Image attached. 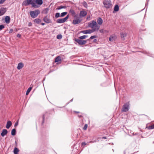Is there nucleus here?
<instances>
[{
	"mask_svg": "<svg viewBox=\"0 0 154 154\" xmlns=\"http://www.w3.org/2000/svg\"><path fill=\"white\" fill-rule=\"evenodd\" d=\"M89 27L91 28L92 29L95 30L94 32L98 31L99 29L100 26H98L96 21L95 20H92L88 23Z\"/></svg>",
	"mask_w": 154,
	"mask_h": 154,
	"instance_id": "nucleus-1",
	"label": "nucleus"
},
{
	"mask_svg": "<svg viewBox=\"0 0 154 154\" xmlns=\"http://www.w3.org/2000/svg\"><path fill=\"white\" fill-rule=\"evenodd\" d=\"M103 4L104 7L107 9L112 7V2L110 0H104Z\"/></svg>",
	"mask_w": 154,
	"mask_h": 154,
	"instance_id": "nucleus-2",
	"label": "nucleus"
},
{
	"mask_svg": "<svg viewBox=\"0 0 154 154\" xmlns=\"http://www.w3.org/2000/svg\"><path fill=\"white\" fill-rule=\"evenodd\" d=\"M31 17L32 18L36 17L40 13V11L38 9H36L34 11H31L29 12Z\"/></svg>",
	"mask_w": 154,
	"mask_h": 154,
	"instance_id": "nucleus-3",
	"label": "nucleus"
},
{
	"mask_svg": "<svg viewBox=\"0 0 154 154\" xmlns=\"http://www.w3.org/2000/svg\"><path fill=\"white\" fill-rule=\"evenodd\" d=\"M130 104L129 102H128L125 103L123 106L122 109V112H125L128 111L129 109Z\"/></svg>",
	"mask_w": 154,
	"mask_h": 154,
	"instance_id": "nucleus-4",
	"label": "nucleus"
},
{
	"mask_svg": "<svg viewBox=\"0 0 154 154\" xmlns=\"http://www.w3.org/2000/svg\"><path fill=\"white\" fill-rule=\"evenodd\" d=\"M69 15H67L66 17L63 18L58 19L57 20V23H63L65 22L69 18Z\"/></svg>",
	"mask_w": 154,
	"mask_h": 154,
	"instance_id": "nucleus-5",
	"label": "nucleus"
},
{
	"mask_svg": "<svg viewBox=\"0 0 154 154\" xmlns=\"http://www.w3.org/2000/svg\"><path fill=\"white\" fill-rule=\"evenodd\" d=\"M94 29H88L86 30L80 32L79 33L82 32L84 34H90L94 32Z\"/></svg>",
	"mask_w": 154,
	"mask_h": 154,
	"instance_id": "nucleus-6",
	"label": "nucleus"
},
{
	"mask_svg": "<svg viewBox=\"0 0 154 154\" xmlns=\"http://www.w3.org/2000/svg\"><path fill=\"white\" fill-rule=\"evenodd\" d=\"M30 5V0H25L22 3V5L23 6H28Z\"/></svg>",
	"mask_w": 154,
	"mask_h": 154,
	"instance_id": "nucleus-7",
	"label": "nucleus"
},
{
	"mask_svg": "<svg viewBox=\"0 0 154 154\" xmlns=\"http://www.w3.org/2000/svg\"><path fill=\"white\" fill-rule=\"evenodd\" d=\"M35 1V0H30V5H32V7L35 8H38L39 7V6L36 5Z\"/></svg>",
	"mask_w": 154,
	"mask_h": 154,
	"instance_id": "nucleus-8",
	"label": "nucleus"
},
{
	"mask_svg": "<svg viewBox=\"0 0 154 154\" xmlns=\"http://www.w3.org/2000/svg\"><path fill=\"white\" fill-rule=\"evenodd\" d=\"M87 40H83L79 39H78V43L80 45H83L85 44L87 42Z\"/></svg>",
	"mask_w": 154,
	"mask_h": 154,
	"instance_id": "nucleus-9",
	"label": "nucleus"
},
{
	"mask_svg": "<svg viewBox=\"0 0 154 154\" xmlns=\"http://www.w3.org/2000/svg\"><path fill=\"white\" fill-rule=\"evenodd\" d=\"M7 10V8H2L0 10L1 14V16L3 15L6 12Z\"/></svg>",
	"mask_w": 154,
	"mask_h": 154,
	"instance_id": "nucleus-10",
	"label": "nucleus"
},
{
	"mask_svg": "<svg viewBox=\"0 0 154 154\" xmlns=\"http://www.w3.org/2000/svg\"><path fill=\"white\" fill-rule=\"evenodd\" d=\"M61 61V57L60 56H58L55 58L54 62L55 63L57 62L58 64H60Z\"/></svg>",
	"mask_w": 154,
	"mask_h": 154,
	"instance_id": "nucleus-11",
	"label": "nucleus"
},
{
	"mask_svg": "<svg viewBox=\"0 0 154 154\" xmlns=\"http://www.w3.org/2000/svg\"><path fill=\"white\" fill-rule=\"evenodd\" d=\"M43 21L47 23H51V21L48 18L47 16L43 18Z\"/></svg>",
	"mask_w": 154,
	"mask_h": 154,
	"instance_id": "nucleus-12",
	"label": "nucleus"
},
{
	"mask_svg": "<svg viewBox=\"0 0 154 154\" xmlns=\"http://www.w3.org/2000/svg\"><path fill=\"white\" fill-rule=\"evenodd\" d=\"M87 14V12L84 11H82L80 12L79 16L80 17H82L85 16Z\"/></svg>",
	"mask_w": 154,
	"mask_h": 154,
	"instance_id": "nucleus-13",
	"label": "nucleus"
},
{
	"mask_svg": "<svg viewBox=\"0 0 154 154\" xmlns=\"http://www.w3.org/2000/svg\"><path fill=\"white\" fill-rule=\"evenodd\" d=\"M24 66L23 63L20 62L18 63L17 68L18 70L21 69Z\"/></svg>",
	"mask_w": 154,
	"mask_h": 154,
	"instance_id": "nucleus-14",
	"label": "nucleus"
},
{
	"mask_svg": "<svg viewBox=\"0 0 154 154\" xmlns=\"http://www.w3.org/2000/svg\"><path fill=\"white\" fill-rule=\"evenodd\" d=\"M8 131L6 129H4L2 130L1 135L2 137H3L8 133Z\"/></svg>",
	"mask_w": 154,
	"mask_h": 154,
	"instance_id": "nucleus-15",
	"label": "nucleus"
},
{
	"mask_svg": "<svg viewBox=\"0 0 154 154\" xmlns=\"http://www.w3.org/2000/svg\"><path fill=\"white\" fill-rule=\"evenodd\" d=\"M35 3L37 4L38 5H41L43 3L42 0H35Z\"/></svg>",
	"mask_w": 154,
	"mask_h": 154,
	"instance_id": "nucleus-16",
	"label": "nucleus"
},
{
	"mask_svg": "<svg viewBox=\"0 0 154 154\" xmlns=\"http://www.w3.org/2000/svg\"><path fill=\"white\" fill-rule=\"evenodd\" d=\"M116 38V37L115 35H111L109 38V40L110 41L112 42L115 40Z\"/></svg>",
	"mask_w": 154,
	"mask_h": 154,
	"instance_id": "nucleus-17",
	"label": "nucleus"
},
{
	"mask_svg": "<svg viewBox=\"0 0 154 154\" xmlns=\"http://www.w3.org/2000/svg\"><path fill=\"white\" fill-rule=\"evenodd\" d=\"M10 17L8 16H6L5 18V22L7 24L10 23Z\"/></svg>",
	"mask_w": 154,
	"mask_h": 154,
	"instance_id": "nucleus-18",
	"label": "nucleus"
},
{
	"mask_svg": "<svg viewBox=\"0 0 154 154\" xmlns=\"http://www.w3.org/2000/svg\"><path fill=\"white\" fill-rule=\"evenodd\" d=\"M103 20L101 17H99L98 18L97 20V22L99 25H101L103 23Z\"/></svg>",
	"mask_w": 154,
	"mask_h": 154,
	"instance_id": "nucleus-19",
	"label": "nucleus"
},
{
	"mask_svg": "<svg viewBox=\"0 0 154 154\" xmlns=\"http://www.w3.org/2000/svg\"><path fill=\"white\" fill-rule=\"evenodd\" d=\"M12 125V123L10 121H8L6 125V128L8 129L10 128V127Z\"/></svg>",
	"mask_w": 154,
	"mask_h": 154,
	"instance_id": "nucleus-20",
	"label": "nucleus"
},
{
	"mask_svg": "<svg viewBox=\"0 0 154 154\" xmlns=\"http://www.w3.org/2000/svg\"><path fill=\"white\" fill-rule=\"evenodd\" d=\"M67 8V6L66 5L63 6L60 5L56 9L57 10H60L63 8Z\"/></svg>",
	"mask_w": 154,
	"mask_h": 154,
	"instance_id": "nucleus-21",
	"label": "nucleus"
},
{
	"mask_svg": "<svg viewBox=\"0 0 154 154\" xmlns=\"http://www.w3.org/2000/svg\"><path fill=\"white\" fill-rule=\"evenodd\" d=\"M69 12L74 17H76L75 13L74 10L71 9L69 11Z\"/></svg>",
	"mask_w": 154,
	"mask_h": 154,
	"instance_id": "nucleus-22",
	"label": "nucleus"
},
{
	"mask_svg": "<svg viewBox=\"0 0 154 154\" xmlns=\"http://www.w3.org/2000/svg\"><path fill=\"white\" fill-rule=\"evenodd\" d=\"M100 32L102 33H106L108 32V31L103 29H101L99 30Z\"/></svg>",
	"mask_w": 154,
	"mask_h": 154,
	"instance_id": "nucleus-23",
	"label": "nucleus"
},
{
	"mask_svg": "<svg viewBox=\"0 0 154 154\" xmlns=\"http://www.w3.org/2000/svg\"><path fill=\"white\" fill-rule=\"evenodd\" d=\"M34 22L37 24H39L41 22V20L39 18H36L34 20Z\"/></svg>",
	"mask_w": 154,
	"mask_h": 154,
	"instance_id": "nucleus-24",
	"label": "nucleus"
},
{
	"mask_svg": "<svg viewBox=\"0 0 154 154\" xmlns=\"http://www.w3.org/2000/svg\"><path fill=\"white\" fill-rule=\"evenodd\" d=\"M16 129L15 128L12 129L11 131V134L12 136H14L16 134Z\"/></svg>",
	"mask_w": 154,
	"mask_h": 154,
	"instance_id": "nucleus-25",
	"label": "nucleus"
},
{
	"mask_svg": "<svg viewBox=\"0 0 154 154\" xmlns=\"http://www.w3.org/2000/svg\"><path fill=\"white\" fill-rule=\"evenodd\" d=\"M119 5H116L114 8V11L116 12L118 11L119 10Z\"/></svg>",
	"mask_w": 154,
	"mask_h": 154,
	"instance_id": "nucleus-26",
	"label": "nucleus"
},
{
	"mask_svg": "<svg viewBox=\"0 0 154 154\" xmlns=\"http://www.w3.org/2000/svg\"><path fill=\"white\" fill-rule=\"evenodd\" d=\"M19 151V149L15 147L14 150V154H17Z\"/></svg>",
	"mask_w": 154,
	"mask_h": 154,
	"instance_id": "nucleus-27",
	"label": "nucleus"
},
{
	"mask_svg": "<svg viewBox=\"0 0 154 154\" xmlns=\"http://www.w3.org/2000/svg\"><path fill=\"white\" fill-rule=\"evenodd\" d=\"M88 37V35H85L82 36H81L79 37V38L80 39H79L82 40L85 39L86 38Z\"/></svg>",
	"mask_w": 154,
	"mask_h": 154,
	"instance_id": "nucleus-28",
	"label": "nucleus"
},
{
	"mask_svg": "<svg viewBox=\"0 0 154 154\" xmlns=\"http://www.w3.org/2000/svg\"><path fill=\"white\" fill-rule=\"evenodd\" d=\"M148 130H151L154 129V124L152 125H150L148 127H146Z\"/></svg>",
	"mask_w": 154,
	"mask_h": 154,
	"instance_id": "nucleus-29",
	"label": "nucleus"
},
{
	"mask_svg": "<svg viewBox=\"0 0 154 154\" xmlns=\"http://www.w3.org/2000/svg\"><path fill=\"white\" fill-rule=\"evenodd\" d=\"M48 11L49 8H46L43 10V13L46 14L48 13Z\"/></svg>",
	"mask_w": 154,
	"mask_h": 154,
	"instance_id": "nucleus-30",
	"label": "nucleus"
},
{
	"mask_svg": "<svg viewBox=\"0 0 154 154\" xmlns=\"http://www.w3.org/2000/svg\"><path fill=\"white\" fill-rule=\"evenodd\" d=\"M32 89V87H30L28 89L26 93V95H28L29 94V93L30 92Z\"/></svg>",
	"mask_w": 154,
	"mask_h": 154,
	"instance_id": "nucleus-31",
	"label": "nucleus"
},
{
	"mask_svg": "<svg viewBox=\"0 0 154 154\" xmlns=\"http://www.w3.org/2000/svg\"><path fill=\"white\" fill-rule=\"evenodd\" d=\"M67 14V12H65L62 13L60 14V16L61 17H64Z\"/></svg>",
	"mask_w": 154,
	"mask_h": 154,
	"instance_id": "nucleus-32",
	"label": "nucleus"
},
{
	"mask_svg": "<svg viewBox=\"0 0 154 154\" xmlns=\"http://www.w3.org/2000/svg\"><path fill=\"white\" fill-rule=\"evenodd\" d=\"M127 35V34L125 33H122L121 34V38H124Z\"/></svg>",
	"mask_w": 154,
	"mask_h": 154,
	"instance_id": "nucleus-33",
	"label": "nucleus"
},
{
	"mask_svg": "<svg viewBox=\"0 0 154 154\" xmlns=\"http://www.w3.org/2000/svg\"><path fill=\"white\" fill-rule=\"evenodd\" d=\"M62 36L61 34L58 35L57 36V39H61L62 38Z\"/></svg>",
	"mask_w": 154,
	"mask_h": 154,
	"instance_id": "nucleus-34",
	"label": "nucleus"
},
{
	"mask_svg": "<svg viewBox=\"0 0 154 154\" xmlns=\"http://www.w3.org/2000/svg\"><path fill=\"white\" fill-rule=\"evenodd\" d=\"M55 17L57 18L61 17L60 13H57L55 14Z\"/></svg>",
	"mask_w": 154,
	"mask_h": 154,
	"instance_id": "nucleus-35",
	"label": "nucleus"
},
{
	"mask_svg": "<svg viewBox=\"0 0 154 154\" xmlns=\"http://www.w3.org/2000/svg\"><path fill=\"white\" fill-rule=\"evenodd\" d=\"M72 23L74 24H77V18H76L75 20H73Z\"/></svg>",
	"mask_w": 154,
	"mask_h": 154,
	"instance_id": "nucleus-36",
	"label": "nucleus"
},
{
	"mask_svg": "<svg viewBox=\"0 0 154 154\" xmlns=\"http://www.w3.org/2000/svg\"><path fill=\"white\" fill-rule=\"evenodd\" d=\"M97 37V36L96 35H93L91 36L89 39H93L94 38H96Z\"/></svg>",
	"mask_w": 154,
	"mask_h": 154,
	"instance_id": "nucleus-37",
	"label": "nucleus"
},
{
	"mask_svg": "<svg viewBox=\"0 0 154 154\" xmlns=\"http://www.w3.org/2000/svg\"><path fill=\"white\" fill-rule=\"evenodd\" d=\"M87 127H88V125H87V124H86L85 125L83 129L84 130H86Z\"/></svg>",
	"mask_w": 154,
	"mask_h": 154,
	"instance_id": "nucleus-38",
	"label": "nucleus"
},
{
	"mask_svg": "<svg viewBox=\"0 0 154 154\" xmlns=\"http://www.w3.org/2000/svg\"><path fill=\"white\" fill-rule=\"evenodd\" d=\"M83 5L86 8L87 7L88 5L87 3L86 2H83Z\"/></svg>",
	"mask_w": 154,
	"mask_h": 154,
	"instance_id": "nucleus-39",
	"label": "nucleus"
},
{
	"mask_svg": "<svg viewBox=\"0 0 154 154\" xmlns=\"http://www.w3.org/2000/svg\"><path fill=\"white\" fill-rule=\"evenodd\" d=\"M42 118H43V120L42 122V125L44 123V121H45V115H43L42 116Z\"/></svg>",
	"mask_w": 154,
	"mask_h": 154,
	"instance_id": "nucleus-40",
	"label": "nucleus"
},
{
	"mask_svg": "<svg viewBox=\"0 0 154 154\" xmlns=\"http://www.w3.org/2000/svg\"><path fill=\"white\" fill-rule=\"evenodd\" d=\"M5 27L3 25H0V30H1Z\"/></svg>",
	"mask_w": 154,
	"mask_h": 154,
	"instance_id": "nucleus-41",
	"label": "nucleus"
},
{
	"mask_svg": "<svg viewBox=\"0 0 154 154\" xmlns=\"http://www.w3.org/2000/svg\"><path fill=\"white\" fill-rule=\"evenodd\" d=\"M6 0H0V4H2L4 2H5Z\"/></svg>",
	"mask_w": 154,
	"mask_h": 154,
	"instance_id": "nucleus-42",
	"label": "nucleus"
},
{
	"mask_svg": "<svg viewBox=\"0 0 154 154\" xmlns=\"http://www.w3.org/2000/svg\"><path fill=\"white\" fill-rule=\"evenodd\" d=\"M18 121H17V122H16L15 124H14V126L15 127H16L18 125Z\"/></svg>",
	"mask_w": 154,
	"mask_h": 154,
	"instance_id": "nucleus-43",
	"label": "nucleus"
},
{
	"mask_svg": "<svg viewBox=\"0 0 154 154\" xmlns=\"http://www.w3.org/2000/svg\"><path fill=\"white\" fill-rule=\"evenodd\" d=\"M97 39H94L93 41V43H97Z\"/></svg>",
	"mask_w": 154,
	"mask_h": 154,
	"instance_id": "nucleus-44",
	"label": "nucleus"
},
{
	"mask_svg": "<svg viewBox=\"0 0 154 154\" xmlns=\"http://www.w3.org/2000/svg\"><path fill=\"white\" fill-rule=\"evenodd\" d=\"M32 23L31 22H29L28 23V26H29V27H30V26H32Z\"/></svg>",
	"mask_w": 154,
	"mask_h": 154,
	"instance_id": "nucleus-45",
	"label": "nucleus"
},
{
	"mask_svg": "<svg viewBox=\"0 0 154 154\" xmlns=\"http://www.w3.org/2000/svg\"><path fill=\"white\" fill-rule=\"evenodd\" d=\"M87 143H85V142H82V143L81 145L82 146H85L86 145Z\"/></svg>",
	"mask_w": 154,
	"mask_h": 154,
	"instance_id": "nucleus-46",
	"label": "nucleus"
},
{
	"mask_svg": "<svg viewBox=\"0 0 154 154\" xmlns=\"http://www.w3.org/2000/svg\"><path fill=\"white\" fill-rule=\"evenodd\" d=\"M13 29H11L10 30V31H9V33H12V32H13Z\"/></svg>",
	"mask_w": 154,
	"mask_h": 154,
	"instance_id": "nucleus-47",
	"label": "nucleus"
},
{
	"mask_svg": "<svg viewBox=\"0 0 154 154\" xmlns=\"http://www.w3.org/2000/svg\"><path fill=\"white\" fill-rule=\"evenodd\" d=\"M21 36V35L19 34H18L17 35V37L18 38H20Z\"/></svg>",
	"mask_w": 154,
	"mask_h": 154,
	"instance_id": "nucleus-48",
	"label": "nucleus"
},
{
	"mask_svg": "<svg viewBox=\"0 0 154 154\" xmlns=\"http://www.w3.org/2000/svg\"><path fill=\"white\" fill-rule=\"evenodd\" d=\"M81 20H79V18H78V24L80 22Z\"/></svg>",
	"mask_w": 154,
	"mask_h": 154,
	"instance_id": "nucleus-49",
	"label": "nucleus"
},
{
	"mask_svg": "<svg viewBox=\"0 0 154 154\" xmlns=\"http://www.w3.org/2000/svg\"><path fill=\"white\" fill-rule=\"evenodd\" d=\"M41 24L42 26H44L45 25V23H41Z\"/></svg>",
	"mask_w": 154,
	"mask_h": 154,
	"instance_id": "nucleus-50",
	"label": "nucleus"
},
{
	"mask_svg": "<svg viewBox=\"0 0 154 154\" xmlns=\"http://www.w3.org/2000/svg\"><path fill=\"white\" fill-rule=\"evenodd\" d=\"M102 138L104 139H106V137H102Z\"/></svg>",
	"mask_w": 154,
	"mask_h": 154,
	"instance_id": "nucleus-51",
	"label": "nucleus"
},
{
	"mask_svg": "<svg viewBox=\"0 0 154 154\" xmlns=\"http://www.w3.org/2000/svg\"><path fill=\"white\" fill-rule=\"evenodd\" d=\"M74 40L76 42H77V38H75Z\"/></svg>",
	"mask_w": 154,
	"mask_h": 154,
	"instance_id": "nucleus-52",
	"label": "nucleus"
},
{
	"mask_svg": "<svg viewBox=\"0 0 154 154\" xmlns=\"http://www.w3.org/2000/svg\"><path fill=\"white\" fill-rule=\"evenodd\" d=\"M73 112L75 113H77V111H73Z\"/></svg>",
	"mask_w": 154,
	"mask_h": 154,
	"instance_id": "nucleus-53",
	"label": "nucleus"
},
{
	"mask_svg": "<svg viewBox=\"0 0 154 154\" xmlns=\"http://www.w3.org/2000/svg\"><path fill=\"white\" fill-rule=\"evenodd\" d=\"M88 18H90V16H89V17H87V19H88Z\"/></svg>",
	"mask_w": 154,
	"mask_h": 154,
	"instance_id": "nucleus-54",
	"label": "nucleus"
},
{
	"mask_svg": "<svg viewBox=\"0 0 154 154\" xmlns=\"http://www.w3.org/2000/svg\"><path fill=\"white\" fill-rule=\"evenodd\" d=\"M88 18H90V16H89V17H87V19H88Z\"/></svg>",
	"mask_w": 154,
	"mask_h": 154,
	"instance_id": "nucleus-55",
	"label": "nucleus"
},
{
	"mask_svg": "<svg viewBox=\"0 0 154 154\" xmlns=\"http://www.w3.org/2000/svg\"><path fill=\"white\" fill-rule=\"evenodd\" d=\"M88 18H90V16H89V17H87V19H88Z\"/></svg>",
	"mask_w": 154,
	"mask_h": 154,
	"instance_id": "nucleus-56",
	"label": "nucleus"
},
{
	"mask_svg": "<svg viewBox=\"0 0 154 154\" xmlns=\"http://www.w3.org/2000/svg\"><path fill=\"white\" fill-rule=\"evenodd\" d=\"M72 100H73V99H71V100H70V101H72Z\"/></svg>",
	"mask_w": 154,
	"mask_h": 154,
	"instance_id": "nucleus-57",
	"label": "nucleus"
},
{
	"mask_svg": "<svg viewBox=\"0 0 154 154\" xmlns=\"http://www.w3.org/2000/svg\"><path fill=\"white\" fill-rule=\"evenodd\" d=\"M79 116V117H81L82 116Z\"/></svg>",
	"mask_w": 154,
	"mask_h": 154,
	"instance_id": "nucleus-58",
	"label": "nucleus"
},
{
	"mask_svg": "<svg viewBox=\"0 0 154 154\" xmlns=\"http://www.w3.org/2000/svg\"><path fill=\"white\" fill-rule=\"evenodd\" d=\"M15 143H16V144L17 143L16 141H15Z\"/></svg>",
	"mask_w": 154,
	"mask_h": 154,
	"instance_id": "nucleus-59",
	"label": "nucleus"
},
{
	"mask_svg": "<svg viewBox=\"0 0 154 154\" xmlns=\"http://www.w3.org/2000/svg\"><path fill=\"white\" fill-rule=\"evenodd\" d=\"M124 154H125V151H124Z\"/></svg>",
	"mask_w": 154,
	"mask_h": 154,
	"instance_id": "nucleus-60",
	"label": "nucleus"
}]
</instances>
